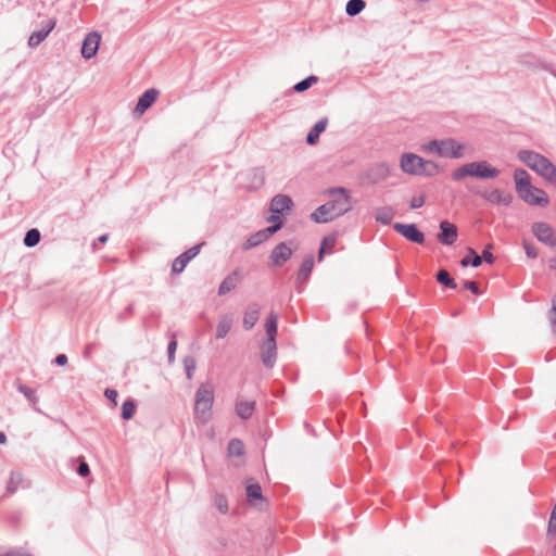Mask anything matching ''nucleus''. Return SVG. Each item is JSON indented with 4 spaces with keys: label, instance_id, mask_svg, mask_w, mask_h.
I'll return each instance as SVG.
<instances>
[{
    "label": "nucleus",
    "instance_id": "nucleus-1",
    "mask_svg": "<svg viewBox=\"0 0 556 556\" xmlns=\"http://www.w3.org/2000/svg\"><path fill=\"white\" fill-rule=\"evenodd\" d=\"M330 200L318 206L312 214L311 219L316 224H325L344 215L353 207L350 192L344 187L330 188L328 190Z\"/></svg>",
    "mask_w": 556,
    "mask_h": 556
},
{
    "label": "nucleus",
    "instance_id": "nucleus-2",
    "mask_svg": "<svg viewBox=\"0 0 556 556\" xmlns=\"http://www.w3.org/2000/svg\"><path fill=\"white\" fill-rule=\"evenodd\" d=\"M514 180L516 191L523 202L539 206H546L549 203L546 192L531 185L530 176L526 169L516 168L514 172Z\"/></svg>",
    "mask_w": 556,
    "mask_h": 556
},
{
    "label": "nucleus",
    "instance_id": "nucleus-3",
    "mask_svg": "<svg viewBox=\"0 0 556 556\" xmlns=\"http://www.w3.org/2000/svg\"><path fill=\"white\" fill-rule=\"evenodd\" d=\"M500 173V169L482 160L463 164L452 172L451 177L454 181H462L466 177L485 180L498 177Z\"/></svg>",
    "mask_w": 556,
    "mask_h": 556
},
{
    "label": "nucleus",
    "instance_id": "nucleus-4",
    "mask_svg": "<svg viewBox=\"0 0 556 556\" xmlns=\"http://www.w3.org/2000/svg\"><path fill=\"white\" fill-rule=\"evenodd\" d=\"M400 167L408 175L425 177H433L440 170L435 162L425 160L412 152H405L401 155Z\"/></svg>",
    "mask_w": 556,
    "mask_h": 556
},
{
    "label": "nucleus",
    "instance_id": "nucleus-5",
    "mask_svg": "<svg viewBox=\"0 0 556 556\" xmlns=\"http://www.w3.org/2000/svg\"><path fill=\"white\" fill-rule=\"evenodd\" d=\"M426 150L435 153L441 157L460 159L464 156L465 144L457 142L455 139H434L424 146Z\"/></svg>",
    "mask_w": 556,
    "mask_h": 556
},
{
    "label": "nucleus",
    "instance_id": "nucleus-6",
    "mask_svg": "<svg viewBox=\"0 0 556 556\" xmlns=\"http://www.w3.org/2000/svg\"><path fill=\"white\" fill-rule=\"evenodd\" d=\"M214 403L213 389L202 383L195 392L194 415L201 422H206Z\"/></svg>",
    "mask_w": 556,
    "mask_h": 556
},
{
    "label": "nucleus",
    "instance_id": "nucleus-7",
    "mask_svg": "<svg viewBox=\"0 0 556 556\" xmlns=\"http://www.w3.org/2000/svg\"><path fill=\"white\" fill-rule=\"evenodd\" d=\"M532 233L543 244L556 248V229L545 222H535L531 226Z\"/></svg>",
    "mask_w": 556,
    "mask_h": 556
},
{
    "label": "nucleus",
    "instance_id": "nucleus-8",
    "mask_svg": "<svg viewBox=\"0 0 556 556\" xmlns=\"http://www.w3.org/2000/svg\"><path fill=\"white\" fill-rule=\"evenodd\" d=\"M393 229L403 236L406 240L417 243V244H424L426 241L425 233L417 227L416 224H403V223H395L393 224Z\"/></svg>",
    "mask_w": 556,
    "mask_h": 556
},
{
    "label": "nucleus",
    "instance_id": "nucleus-9",
    "mask_svg": "<svg viewBox=\"0 0 556 556\" xmlns=\"http://www.w3.org/2000/svg\"><path fill=\"white\" fill-rule=\"evenodd\" d=\"M204 242L198 243L178 255L172 264L173 274H181L187 265L200 253Z\"/></svg>",
    "mask_w": 556,
    "mask_h": 556
},
{
    "label": "nucleus",
    "instance_id": "nucleus-10",
    "mask_svg": "<svg viewBox=\"0 0 556 556\" xmlns=\"http://www.w3.org/2000/svg\"><path fill=\"white\" fill-rule=\"evenodd\" d=\"M478 195L488 203L497 206H509L513 202V194L501 189L478 192Z\"/></svg>",
    "mask_w": 556,
    "mask_h": 556
},
{
    "label": "nucleus",
    "instance_id": "nucleus-11",
    "mask_svg": "<svg viewBox=\"0 0 556 556\" xmlns=\"http://www.w3.org/2000/svg\"><path fill=\"white\" fill-rule=\"evenodd\" d=\"M292 241L278 243L270 252L269 260L276 267L282 266L287 263L293 254V250L289 247Z\"/></svg>",
    "mask_w": 556,
    "mask_h": 556
},
{
    "label": "nucleus",
    "instance_id": "nucleus-12",
    "mask_svg": "<svg viewBox=\"0 0 556 556\" xmlns=\"http://www.w3.org/2000/svg\"><path fill=\"white\" fill-rule=\"evenodd\" d=\"M439 229L440 232L437 236L438 241L446 247L454 244L458 237L457 227L448 220L444 219L440 222Z\"/></svg>",
    "mask_w": 556,
    "mask_h": 556
},
{
    "label": "nucleus",
    "instance_id": "nucleus-13",
    "mask_svg": "<svg viewBox=\"0 0 556 556\" xmlns=\"http://www.w3.org/2000/svg\"><path fill=\"white\" fill-rule=\"evenodd\" d=\"M101 36L97 31L89 33L81 45V55L86 60L93 58L100 47Z\"/></svg>",
    "mask_w": 556,
    "mask_h": 556
},
{
    "label": "nucleus",
    "instance_id": "nucleus-14",
    "mask_svg": "<svg viewBox=\"0 0 556 556\" xmlns=\"http://www.w3.org/2000/svg\"><path fill=\"white\" fill-rule=\"evenodd\" d=\"M245 495L248 503L252 506H257L258 502L266 505L268 503L263 495L261 484L253 479H248L245 482Z\"/></svg>",
    "mask_w": 556,
    "mask_h": 556
},
{
    "label": "nucleus",
    "instance_id": "nucleus-15",
    "mask_svg": "<svg viewBox=\"0 0 556 556\" xmlns=\"http://www.w3.org/2000/svg\"><path fill=\"white\" fill-rule=\"evenodd\" d=\"M262 363L266 368H273L277 358L276 340L265 339L261 346Z\"/></svg>",
    "mask_w": 556,
    "mask_h": 556
},
{
    "label": "nucleus",
    "instance_id": "nucleus-16",
    "mask_svg": "<svg viewBox=\"0 0 556 556\" xmlns=\"http://www.w3.org/2000/svg\"><path fill=\"white\" fill-rule=\"evenodd\" d=\"M160 91L155 88L147 89L138 99L134 112L136 114H143L156 101Z\"/></svg>",
    "mask_w": 556,
    "mask_h": 556
},
{
    "label": "nucleus",
    "instance_id": "nucleus-17",
    "mask_svg": "<svg viewBox=\"0 0 556 556\" xmlns=\"http://www.w3.org/2000/svg\"><path fill=\"white\" fill-rule=\"evenodd\" d=\"M56 21L54 18H50L46 22V25L42 26L41 29L35 30L30 34L28 38V46L30 48L38 47L52 31L55 27Z\"/></svg>",
    "mask_w": 556,
    "mask_h": 556
},
{
    "label": "nucleus",
    "instance_id": "nucleus-18",
    "mask_svg": "<svg viewBox=\"0 0 556 556\" xmlns=\"http://www.w3.org/2000/svg\"><path fill=\"white\" fill-rule=\"evenodd\" d=\"M293 201L290 195L276 194L270 201V212L275 214H283L293 207Z\"/></svg>",
    "mask_w": 556,
    "mask_h": 556
},
{
    "label": "nucleus",
    "instance_id": "nucleus-19",
    "mask_svg": "<svg viewBox=\"0 0 556 556\" xmlns=\"http://www.w3.org/2000/svg\"><path fill=\"white\" fill-rule=\"evenodd\" d=\"M239 282H240V273H239V269H235L229 275H227L220 282V285L218 287V291H217L218 295L219 296L226 295L227 293H229L230 291L236 289V287L239 285Z\"/></svg>",
    "mask_w": 556,
    "mask_h": 556
},
{
    "label": "nucleus",
    "instance_id": "nucleus-20",
    "mask_svg": "<svg viewBox=\"0 0 556 556\" xmlns=\"http://www.w3.org/2000/svg\"><path fill=\"white\" fill-rule=\"evenodd\" d=\"M517 156L520 162L533 170L544 155L533 150L522 149L518 151Z\"/></svg>",
    "mask_w": 556,
    "mask_h": 556
},
{
    "label": "nucleus",
    "instance_id": "nucleus-21",
    "mask_svg": "<svg viewBox=\"0 0 556 556\" xmlns=\"http://www.w3.org/2000/svg\"><path fill=\"white\" fill-rule=\"evenodd\" d=\"M327 125V117H323L317 123H315L306 136V143L308 146H315L319 141L320 135L326 130Z\"/></svg>",
    "mask_w": 556,
    "mask_h": 556
},
{
    "label": "nucleus",
    "instance_id": "nucleus-22",
    "mask_svg": "<svg viewBox=\"0 0 556 556\" xmlns=\"http://www.w3.org/2000/svg\"><path fill=\"white\" fill-rule=\"evenodd\" d=\"M256 403L255 401H243L238 400L236 402L235 410L237 416L242 420H248L252 417L255 410Z\"/></svg>",
    "mask_w": 556,
    "mask_h": 556
},
{
    "label": "nucleus",
    "instance_id": "nucleus-23",
    "mask_svg": "<svg viewBox=\"0 0 556 556\" xmlns=\"http://www.w3.org/2000/svg\"><path fill=\"white\" fill-rule=\"evenodd\" d=\"M260 318V306L256 303H252L248 306L244 312L242 326L245 330H251Z\"/></svg>",
    "mask_w": 556,
    "mask_h": 556
},
{
    "label": "nucleus",
    "instance_id": "nucleus-24",
    "mask_svg": "<svg viewBox=\"0 0 556 556\" xmlns=\"http://www.w3.org/2000/svg\"><path fill=\"white\" fill-rule=\"evenodd\" d=\"M314 268V258L313 256H307L302 262L298 277H296V285H304L308 279Z\"/></svg>",
    "mask_w": 556,
    "mask_h": 556
},
{
    "label": "nucleus",
    "instance_id": "nucleus-25",
    "mask_svg": "<svg viewBox=\"0 0 556 556\" xmlns=\"http://www.w3.org/2000/svg\"><path fill=\"white\" fill-rule=\"evenodd\" d=\"M390 175V166L382 162L378 163L369 169L368 176L372 182H378L386 179Z\"/></svg>",
    "mask_w": 556,
    "mask_h": 556
},
{
    "label": "nucleus",
    "instance_id": "nucleus-26",
    "mask_svg": "<svg viewBox=\"0 0 556 556\" xmlns=\"http://www.w3.org/2000/svg\"><path fill=\"white\" fill-rule=\"evenodd\" d=\"M17 391L22 393L27 401L29 402L31 408L38 413H41V409L38 407V396L36 394V390L27 387L26 384L18 383L16 387Z\"/></svg>",
    "mask_w": 556,
    "mask_h": 556
},
{
    "label": "nucleus",
    "instance_id": "nucleus-27",
    "mask_svg": "<svg viewBox=\"0 0 556 556\" xmlns=\"http://www.w3.org/2000/svg\"><path fill=\"white\" fill-rule=\"evenodd\" d=\"M395 216V211L391 206L378 207L375 212V219L382 225H390Z\"/></svg>",
    "mask_w": 556,
    "mask_h": 556
},
{
    "label": "nucleus",
    "instance_id": "nucleus-28",
    "mask_svg": "<svg viewBox=\"0 0 556 556\" xmlns=\"http://www.w3.org/2000/svg\"><path fill=\"white\" fill-rule=\"evenodd\" d=\"M462 267H479L482 264V257L476 252L473 248H467V254L459 262Z\"/></svg>",
    "mask_w": 556,
    "mask_h": 556
},
{
    "label": "nucleus",
    "instance_id": "nucleus-29",
    "mask_svg": "<svg viewBox=\"0 0 556 556\" xmlns=\"http://www.w3.org/2000/svg\"><path fill=\"white\" fill-rule=\"evenodd\" d=\"M232 317L230 315H223L216 327V339H224L231 329Z\"/></svg>",
    "mask_w": 556,
    "mask_h": 556
},
{
    "label": "nucleus",
    "instance_id": "nucleus-30",
    "mask_svg": "<svg viewBox=\"0 0 556 556\" xmlns=\"http://www.w3.org/2000/svg\"><path fill=\"white\" fill-rule=\"evenodd\" d=\"M278 329V315L270 312L265 321L266 339L276 340Z\"/></svg>",
    "mask_w": 556,
    "mask_h": 556
},
{
    "label": "nucleus",
    "instance_id": "nucleus-31",
    "mask_svg": "<svg viewBox=\"0 0 556 556\" xmlns=\"http://www.w3.org/2000/svg\"><path fill=\"white\" fill-rule=\"evenodd\" d=\"M336 242H337L336 235H328L323 238L319 250H318V254H317L318 262H321L324 260L326 253H328V251H330L334 247Z\"/></svg>",
    "mask_w": 556,
    "mask_h": 556
},
{
    "label": "nucleus",
    "instance_id": "nucleus-32",
    "mask_svg": "<svg viewBox=\"0 0 556 556\" xmlns=\"http://www.w3.org/2000/svg\"><path fill=\"white\" fill-rule=\"evenodd\" d=\"M435 279L441 286H443L447 289L454 290L457 288V283H456L455 279L445 269L438 270L435 274Z\"/></svg>",
    "mask_w": 556,
    "mask_h": 556
},
{
    "label": "nucleus",
    "instance_id": "nucleus-33",
    "mask_svg": "<svg viewBox=\"0 0 556 556\" xmlns=\"http://www.w3.org/2000/svg\"><path fill=\"white\" fill-rule=\"evenodd\" d=\"M266 241V238L264 236V233L262 232V230H258L254 233H252L247 240L245 242L243 243L242 245V249L244 251H248V250H251L253 248H256L258 247L260 244H262L263 242Z\"/></svg>",
    "mask_w": 556,
    "mask_h": 556
},
{
    "label": "nucleus",
    "instance_id": "nucleus-34",
    "mask_svg": "<svg viewBox=\"0 0 556 556\" xmlns=\"http://www.w3.org/2000/svg\"><path fill=\"white\" fill-rule=\"evenodd\" d=\"M137 403L134 399L128 397L122 404V418L124 420H130L136 414Z\"/></svg>",
    "mask_w": 556,
    "mask_h": 556
},
{
    "label": "nucleus",
    "instance_id": "nucleus-35",
    "mask_svg": "<svg viewBox=\"0 0 556 556\" xmlns=\"http://www.w3.org/2000/svg\"><path fill=\"white\" fill-rule=\"evenodd\" d=\"M23 483V473L20 470H12L7 485L9 493H14Z\"/></svg>",
    "mask_w": 556,
    "mask_h": 556
},
{
    "label": "nucleus",
    "instance_id": "nucleus-36",
    "mask_svg": "<svg viewBox=\"0 0 556 556\" xmlns=\"http://www.w3.org/2000/svg\"><path fill=\"white\" fill-rule=\"evenodd\" d=\"M366 7L365 0H349L345 5V13L354 17L358 15Z\"/></svg>",
    "mask_w": 556,
    "mask_h": 556
},
{
    "label": "nucleus",
    "instance_id": "nucleus-37",
    "mask_svg": "<svg viewBox=\"0 0 556 556\" xmlns=\"http://www.w3.org/2000/svg\"><path fill=\"white\" fill-rule=\"evenodd\" d=\"M41 235L40 231L37 228H31L26 231L23 243L27 248H34L36 247L40 241Z\"/></svg>",
    "mask_w": 556,
    "mask_h": 556
},
{
    "label": "nucleus",
    "instance_id": "nucleus-38",
    "mask_svg": "<svg viewBox=\"0 0 556 556\" xmlns=\"http://www.w3.org/2000/svg\"><path fill=\"white\" fill-rule=\"evenodd\" d=\"M317 81H318L317 76L309 75V76L305 77L304 79L300 80L299 83H296L293 86V90L299 93L304 92L307 89H309Z\"/></svg>",
    "mask_w": 556,
    "mask_h": 556
},
{
    "label": "nucleus",
    "instance_id": "nucleus-39",
    "mask_svg": "<svg viewBox=\"0 0 556 556\" xmlns=\"http://www.w3.org/2000/svg\"><path fill=\"white\" fill-rule=\"evenodd\" d=\"M227 450L230 456L239 457L244 453V445L241 440L232 439L229 441Z\"/></svg>",
    "mask_w": 556,
    "mask_h": 556
},
{
    "label": "nucleus",
    "instance_id": "nucleus-40",
    "mask_svg": "<svg viewBox=\"0 0 556 556\" xmlns=\"http://www.w3.org/2000/svg\"><path fill=\"white\" fill-rule=\"evenodd\" d=\"M215 508L223 515L228 513V501L222 493H216L213 500Z\"/></svg>",
    "mask_w": 556,
    "mask_h": 556
},
{
    "label": "nucleus",
    "instance_id": "nucleus-41",
    "mask_svg": "<svg viewBox=\"0 0 556 556\" xmlns=\"http://www.w3.org/2000/svg\"><path fill=\"white\" fill-rule=\"evenodd\" d=\"M184 367H185L187 378L191 379L197 369L195 358L193 356H186L184 358Z\"/></svg>",
    "mask_w": 556,
    "mask_h": 556
},
{
    "label": "nucleus",
    "instance_id": "nucleus-42",
    "mask_svg": "<svg viewBox=\"0 0 556 556\" xmlns=\"http://www.w3.org/2000/svg\"><path fill=\"white\" fill-rule=\"evenodd\" d=\"M251 175L253 177L252 184H251V188H253V189L261 188L264 185V181H265V177H264L263 170H261L260 168H254L251 172Z\"/></svg>",
    "mask_w": 556,
    "mask_h": 556
},
{
    "label": "nucleus",
    "instance_id": "nucleus-43",
    "mask_svg": "<svg viewBox=\"0 0 556 556\" xmlns=\"http://www.w3.org/2000/svg\"><path fill=\"white\" fill-rule=\"evenodd\" d=\"M552 165L553 162L548 157L543 156L542 160L536 165V167L533 169V172L543 177Z\"/></svg>",
    "mask_w": 556,
    "mask_h": 556
},
{
    "label": "nucleus",
    "instance_id": "nucleus-44",
    "mask_svg": "<svg viewBox=\"0 0 556 556\" xmlns=\"http://www.w3.org/2000/svg\"><path fill=\"white\" fill-rule=\"evenodd\" d=\"M492 249H493L492 244L485 245L480 255L482 257V261H484L486 264H490V265L495 262V257L492 253Z\"/></svg>",
    "mask_w": 556,
    "mask_h": 556
},
{
    "label": "nucleus",
    "instance_id": "nucleus-45",
    "mask_svg": "<svg viewBox=\"0 0 556 556\" xmlns=\"http://www.w3.org/2000/svg\"><path fill=\"white\" fill-rule=\"evenodd\" d=\"M522 247H523V250L526 252V255L529 258H536L538 257V250H536V248L532 243H530L527 240H523Z\"/></svg>",
    "mask_w": 556,
    "mask_h": 556
},
{
    "label": "nucleus",
    "instance_id": "nucleus-46",
    "mask_svg": "<svg viewBox=\"0 0 556 556\" xmlns=\"http://www.w3.org/2000/svg\"><path fill=\"white\" fill-rule=\"evenodd\" d=\"M282 228V223H277L275 225H270L264 229H261L264 233L266 240H268L273 235L279 231Z\"/></svg>",
    "mask_w": 556,
    "mask_h": 556
},
{
    "label": "nucleus",
    "instance_id": "nucleus-47",
    "mask_svg": "<svg viewBox=\"0 0 556 556\" xmlns=\"http://www.w3.org/2000/svg\"><path fill=\"white\" fill-rule=\"evenodd\" d=\"M176 350H177V341L173 339L167 344V358H168L169 364H173L175 361Z\"/></svg>",
    "mask_w": 556,
    "mask_h": 556
},
{
    "label": "nucleus",
    "instance_id": "nucleus-48",
    "mask_svg": "<svg viewBox=\"0 0 556 556\" xmlns=\"http://www.w3.org/2000/svg\"><path fill=\"white\" fill-rule=\"evenodd\" d=\"M463 287L464 289L470 291L472 294L479 295L481 293L477 282L472 280H464Z\"/></svg>",
    "mask_w": 556,
    "mask_h": 556
},
{
    "label": "nucleus",
    "instance_id": "nucleus-49",
    "mask_svg": "<svg viewBox=\"0 0 556 556\" xmlns=\"http://www.w3.org/2000/svg\"><path fill=\"white\" fill-rule=\"evenodd\" d=\"M543 178L547 182L556 186V166L554 164L549 167V169L546 172V174L543 176Z\"/></svg>",
    "mask_w": 556,
    "mask_h": 556
},
{
    "label": "nucleus",
    "instance_id": "nucleus-50",
    "mask_svg": "<svg viewBox=\"0 0 556 556\" xmlns=\"http://www.w3.org/2000/svg\"><path fill=\"white\" fill-rule=\"evenodd\" d=\"M425 202H426V198L425 195H419V197H414L410 202H409V207L412 210H417V208H420L421 206L425 205Z\"/></svg>",
    "mask_w": 556,
    "mask_h": 556
},
{
    "label": "nucleus",
    "instance_id": "nucleus-51",
    "mask_svg": "<svg viewBox=\"0 0 556 556\" xmlns=\"http://www.w3.org/2000/svg\"><path fill=\"white\" fill-rule=\"evenodd\" d=\"M77 473L80 477L86 478L90 473L89 465L86 462L79 464V466L77 467Z\"/></svg>",
    "mask_w": 556,
    "mask_h": 556
},
{
    "label": "nucleus",
    "instance_id": "nucleus-52",
    "mask_svg": "<svg viewBox=\"0 0 556 556\" xmlns=\"http://www.w3.org/2000/svg\"><path fill=\"white\" fill-rule=\"evenodd\" d=\"M67 361H68V358L65 354H58L54 357L53 363L58 366H65L67 364Z\"/></svg>",
    "mask_w": 556,
    "mask_h": 556
},
{
    "label": "nucleus",
    "instance_id": "nucleus-53",
    "mask_svg": "<svg viewBox=\"0 0 556 556\" xmlns=\"http://www.w3.org/2000/svg\"><path fill=\"white\" fill-rule=\"evenodd\" d=\"M281 215L282 214L271 213V215L267 218V222L271 223V225H275L277 223H282L283 224V218L281 217Z\"/></svg>",
    "mask_w": 556,
    "mask_h": 556
},
{
    "label": "nucleus",
    "instance_id": "nucleus-54",
    "mask_svg": "<svg viewBox=\"0 0 556 556\" xmlns=\"http://www.w3.org/2000/svg\"><path fill=\"white\" fill-rule=\"evenodd\" d=\"M104 395L106 396L108 400H110L112 402H116V397L118 394H117V391L114 389H106L104 392Z\"/></svg>",
    "mask_w": 556,
    "mask_h": 556
},
{
    "label": "nucleus",
    "instance_id": "nucleus-55",
    "mask_svg": "<svg viewBox=\"0 0 556 556\" xmlns=\"http://www.w3.org/2000/svg\"><path fill=\"white\" fill-rule=\"evenodd\" d=\"M93 348H94V344H92V343H89V344L86 345L85 351H84V357L85 358H89L91 356Z\"/></svg>",
    "mask_w": 556,
    "mask_h": 556
},
{
    "label": "nucleus",
    "instance_id": "nucleus-56",
    "mask_svg": "<svg viewBox=\"0 0 556 556\" xmlns=\"http://www.w3.org/2000/svg\"><path fill=\"white\" fill-rule=\"evenodd\" d=\"M109 240V235L108 233H103L101 235L99 238H98V242L104 244L106 241Z\"/></svg>",
    "mask_w": 556,
    "mask_h": 556
},
{
    "label": "nucleus",
    "instance_id": "nucleus-57",
    "mask_svg": "<svg viewBox=\"0 0 556 556\" xmlns=\"http://www.w3.org/2000/svg\"><path fill=\"white\" fill-rule=\"evenodd\" d=\"M549 320H551V325L553 327V331L556 334V317L555 316H549Z\"/></svg>",
    "mask_w": 556,
    "mask_h": 556
},
{
    "label": "nucleus",
    "instance_id": "nucleus-58",
    "mask_svg": "<svg viewBox=\"0 0 556 556\" xmlns=\"http://www.w3.org/2000/svg\"><path fill=\"white\" fill-rule=\"evenodd\" d=\"M7 443V435L4 432L0 431V444Z\"/></svg>",
    "mask_w": 556,
    "mask_h": 556
},
{
    "label": "nucleus",
    "instance_id": "nucleus-59",
    "mask_svg": "<svg viewBox=\"0 0 556 556\" xmlns=\"http://www.w3.org/2000/svg\"><path fill=\"white\" fill-rule=\"evenodd\" d=\"M551 313L553 314L552 316L555 315V317H556V301L555 300H553V306H552Z\"/></svg>",
    "mask_w": 556,
    "mask_h": 556
},
{
    "label": "nucleus",
    "instance_id": "nucleus-60",
    "mask_svg": "<svg viewBox=\"0 0 556 556\" xmlns=\"http://www.w3.org/2000/svg\"><path fill=\"white\" fill-rule=\"evenodd\" d=\"M134 311V305L132 304H129L127 307H126V312L131 314Z\"/></svg>",
    "mask_w": 556,
    "mask_h": 556
},
{
    "label": "nucleus",
    "instance_id": "nucleus-61",
    "mask_svg": "<svg viewBox=\"0 0 556 556\" xmlns=\"http://www.w3.org/2000/svg\"><path fill=\"white\" fill-rule=\"evenodd\" d=\"M552 267L555 268L556 267V261L555 263H552Z\"/></svg>",
    "mask_w": 556,
    "mask_h": 556
},
{
    "label": "nucleus",
    "instance_id": "nucleus-62",
    "mask_svg": "<svg viewBox=\"0 0 556 556\" xmlns=\"http://www.w3.org/2000/svg\"><path fill=\"white\" fill-rule=\"evenodd\" d=\"M552 267L555 268L556 267V261L555 263H552Z\"/></svg>",
    "mask_w": 556,
    "mask_h": 556
},
{
    "label": "nucleus",
    "instance_id": "nucleus-63",
    "mask_svg": "<svg viewBox=\"0 0 556 556\" xmlns=\"http://www.w3.org/2000/svg\"><path fill=\"white\" fill-rule=\"evenodd\" d=\"M554 551H555V556H556V543H555V546H554Z\"/></svg>",
    "mask_w": 556,
    "mask_h": 556
}]
</instances>
